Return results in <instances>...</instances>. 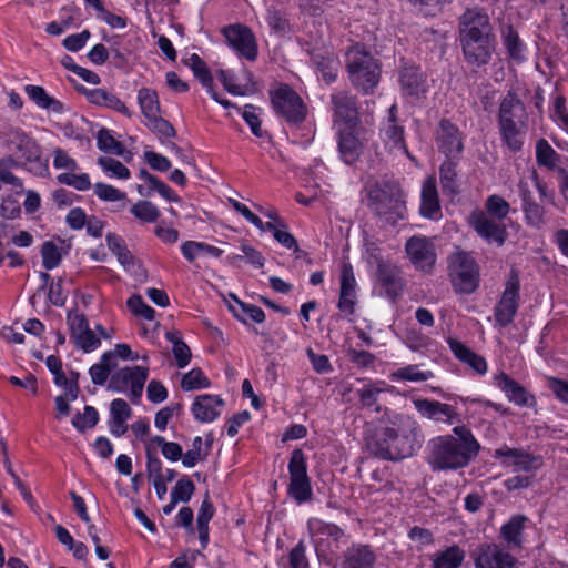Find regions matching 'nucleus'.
Instances as JSON below:
<instances>
[{
    "label": "nucleus",
    "instance_id": "nucleus-1",
    "mask_svg": "<svg viewBox=\"0 0 568 568\" xmlns=\"http://www.w3.org/2000/svg\"><path fill=\"white\" fill-rule=\"evenodd\" d=\"M420 425L407 415H399L392 426L375 427L367 436L368 450L385 460H400L414 456L423 446Z\"/></svg>",
    "mask_w": 568,
    "mask_h": 568
},
{
    "label": "nucleus",
    "instance_id": "nucleus-2",
    "mask_svg": "<svg viewBox=\"0 0 568 568\" xmlns=\"http://www.w3.org/2000/svg\"><path fill=\"white\" fill-rule=\"evenodd\" d=\"M480 444L466 426H455L453 434L438 435L427 443L426 462L433 471L466 468L479 454Z\"/></svg>",
    "mask_w": 568,
    "mask_h": 568
},
{
    "label": "nucleus",
    "instance_id": "nucleus-3",
    "mask_svg": "<svg viewBox=\"0 0 568 568\" xmlns=\"http://www.w3.org/2000/svg\"><path fill=\"white\" fill-rule=\"evenodd\" d=\"M497 118L503 144L514 153L519 152L528 131V113L515 91H508L501 99Z\"/></svg>",
    "mask_w": 568,
    "mask_h": 568
},
{
    "label": "nucleus",
    "instance_id": "nucleus-4",
    "mask_svg": "<svg viewBox=\"0 0 568 568\" xmlns=\"http://www.w3.org/2000/svg\"><path fill=\"white\" fill-rule=\"evenodd\" d=\"M351 83L363 93H369L379 82L381 65L362 43L349 47L345 53Z\"/></svg>",
    "mask_w": 568,
    "mask_h": 568
},
{
    "label": "nucleus",
    "instance_id": "nucleus-5",
    "mask_svg": "<svg viewBox=\"0 0 568 568\" xmlns=\"http://www.w3.org/2000/svg\"><path fill=\"white\" fill-rule=\"evenodd\" d=\"M368 207L371 211L383 217L385 222L395 225L399 220L405 219L406 202L404 194L396 185H384L371 190L368 193Z\"/></svg>",
    "mask_w": 568,
    "mask_h": 568
},
{
    "label": "nucleus",
    "instance_id": "nucleus-6",
    "mask_svg": "<svg viewBox=\"0 0 568 568\" xmlns=\"http://www.w3.org/2000/svg\"><path fill=\"white\" fill-rule=\"evenodd\" d=\"M447 271L454 291L471 294L479 285V270L471 255L455 251L447 257Z\"/></svg>",
    "mask_w": 568,
    "mask_h": 568
},
{
    "label": "nucleus",
    "instance_id": "nucleus-7",
    "mask_svg": "<svg viewBox=\"0 0 568 568\" xmlns=\"http://www.w3.org/2000/svg\"><path fill=\"white\" fill-rule=\"evenodd\" d=\"M4 141L7 149L16 160L20 161L21 166L36 173H42L45 170L41 146L34 139L19 129H10L6 133Z\"/></svg>",
    "mask_w": 568,
    "mask_h": 568
},
{
    "label": "nucleus",
    "instance_id": "nucleus-8",
    "mask_svg": "<svg viewBox=\"0 0 568 568\" xmlns=\"http://www.w3.org/2000/svg\"><path fill=\"white\" fill-rule=\"evenodd\" d=\"M288 495L297 503L310 501L313 497L311 479L307 475V460L302 449L295 448L288 462Z\"/></svg>",
    "mask_w": 568,
    "mask_h": 568
},
{
    "label": "nucleus",
    "instance_id": "nucleus-9",
    "mask_svg": "<svg viewBox=\"0 0 568 568\" xmlns=\"http://www.w3.org/2000/svg\"><path fill=\"white\" fill-rule=\"evenodd\" d=\"M271 102L277 114L290 124H300L306 119L307 109L302 98L287 84L271 92Z\"/></svg>",
    "mask_w": 568,
    "mask_h": 568
},
{
    "label": "nucleus",
    "instance_id": "nucleus-10",
    "mask_svg": "<svg viewBox=\"0 0 568 568\" xmlns=\"http://www.w3.org/2000/svg\"><path fill=\"white\" fill-rule=\"evenodd\" d=\"M520 278L518 271L511 268L505 283L504 292L497 302L494 316L496 323L506 327L513 323L519 306Z\"/></svg>",
    "mask_w": 568,
    "mask_h": 568
},
{
    "label": "nucleus",
    "instance_id": "nucleus-11",
    "mask_svg": "<svg viewBox=\"0 0 568 568\" xmlns=\"http://www.w3.org/2000/svg\"><path fill=\"white\" fill-rule=\"evenodd\" d=\"M227 44L239 55L248 61H255L258 55L257 41L253 31L241 23L230 24L222 30Z\"/></svg>",
    "mask_w": 568,
    "mask_h": 568
},
{
    "label": "nucleus",
    "instance_id": "nucleus-12",
    "mask_svg": "<svg viewBox=\"0 0 568 568\" xmlns=\"http://www.w3.org/2000/svg\"><path fill=\"white\" fill-rule=\"evenodd\" d=\"M333 123L356 126L358 123V103L355 95L347 90H335L331 97Z\"/></svg>",
    "mask_w": 568,
    "mask_h": 568
},
{
    "label": "nucleus",
    "instance_id": "nucleus-13",
    "mask_svg": "<svg viewBox=\"0 0 568 568\" xmlns=\"http://www.w3.org/2000/svg\"><path fill=\"white\" fill-rule=\"evenodd\" d=\"M406 253L412 264L425 273L433 270L436 263V250L434 243L425 236H412L405 244Z\"/></svg>",
    "mask_w": 568,
    "mask_h": 568
},
{
    "label": "nucleus",
    "instance_id": "nucleus-14",
    "mask_svg": "<svg viewBox=\"0 0 568 568\" xmlns=\"http://www.w3.org/2000/svg\"><path fill=\"white\" fill-rule=\"evenodd\" d=\"M476 568H516V559L495 544H481L471 555Z\"/></svg>",
    "mask_w": 568,
    "mask_h": 568
},
{
    "label": "nucleus",
    "instance_id": "nucleus-15",
    "mask_svg": "<svg viewBox=\"0 0 568 568\" xmlns=\"http://www.w3.org/2000/svg\"><path fill=\"white\" fill-rule=\"evenodd\" d=\"M465 60L474 67L489 63L494 51V37H459Z\"/></svg>",
    "mask_w": 568,
    "mask_h": 568
},
{
    "label": "nucleus",
    "instance_id": "nucleus-16",
    "mask_svg": "<svg viewBox=\"0 0 568 568\" xmlns=\"http://www.w3.org/2000/svg\"><path fill=\"white\" fill-rule=\"evenodd\" d=\"M435 139L438 150L446 155V158H456L463 152L464 143L463 135L458 126L449 120H440L436 132Z\"/></svg>",
    "mask_w": 568,
    "mask_h": 568
},
{
    "label": "nucleus",
    "instance_id": "nucleus-17",
    "mask_svg": "<svg viewBox=\"0 0 568 568\" xmlns=\"http://www.w3.org/2000/svg\"><path fill=\"white\" fill-rule=\"evenodd\" d=\"M494 37L488 14L479 8L467 9L459 18V37Z\"/></svg>",
    "mask_w": 568,
    "mask_h": 568
},
{
    "label": "nucleus",
    "instance_id": "nucleus-18",
    "mask_svg": "<svg viewBox=\"0 0 568 568\" xmlns=\"http://www.w3.org/2000/svg\"><path fill=\"white\" fill-rule=\"evenodd\" d=\"M519 196L523 202V212L526 223L534 227H540L545 224V209L537 201L528 180L520 179L518 183Z\"/></svg>",
    "mask_w": 568,
    "mask_h": 568
},
{
    "label": "nucleus",
    "instance_id": "nucleus-19",
    "mask_svg": "<svg viewBox=\"0 0 568 568\" xmlns=\"http://www.w3.org/2000/svg\"><path fill=\"white\" fill-rule=\"evenodd\" d=\"M377 282L390 301H396L404 288V281L399 267L388 262L382 261L378 263Z\"/></svg>",
    "mask_w": 568,
    "mask_h": 568
},
{
    "label": "nucleus",
    "instance_id": "nucleus-20",
    "mask_svg": "<svg viewBox=\"0 0 568 568\" xmlns=\"http://www.w3.org/2000/svg\"><path fill=\"white\" fill-rule=\"evenodd\" d=\"M470 224L476 233L489 243L503 245L507 237L505 225L488 217L483 212L471 215Z\"/></svg>",
    "mask_w": 568,
    "mask_h": 568
},
{
    "label": "nucleus",
    "instance_id": "nucleus-21",
    "mask_svg": "<svg viewBox=\"0 0 568 568\" xmlns=\"http://www.w3.org/2000/svg\"><path fill=\"white\" fill-rule=\"evenodd\" d=\"M356 305V280L351 264H344L341 271L338 310L345 315H353Z\"/></svg>",
    "mask_w": 568,
    "mask_h": 568
},
{
    "label": "nucleus",
    "instance_id": "nucleus-22",
    "mask_svg": "<svg viewBox=\"0 0 568 568\" xmlns=\"http://www.w3.org/2000/svg\"><path fill=\"white\" fill-rule=\"evenodd\" d=\"M414 405L417 412L428 419L444 422L449 425L459 420L457 412L448 404L430 399H417Z\"/></svg>",
    "mask_w": 568,
    "mask_h": 568
},
{
    "label": "nucleus",
    "instance_id": "nucleus-23",
    "mask_svg": "<svg viewBox=\"0 0 568 568\" xmlns=\"http://www.w3.org/2000/svg\"><path fill=\"white\" fill-rule=\"evenodd\" d=\"M495 384L505 393L506 397L516 405L529 407L535 404V397L508 374L501 372L496 375Z\"/></svg>",
    "mask_w": 568,
    "mask_h": 568
},
{
    "label": "nucleus",
    "instance_id": "nucleus-24",
    "mask_svg": "<svg viewBox=\"0 0 568 568\" xmlns=\"http://www.w3.org/2000/svg\"><path fill=\"white\" fill-rule=\"evenodd\" d=\"M495 458H506L504 464L507 466H514L517 470L529 471L540 467L541 460L539 457L532 456L531 454L518 449L503 446L495 450Z\"/></svg>",
    "mask_w": 568,
    "mask_h": 568
},
{
    "label": "nucleus",
    "instance_id": "nucleus-25",
    "mask_svg": "<svg viewBox=\"0 0 568 568\" xmlns=\"http://www.w3.org/2000/svg\"><path fill=\"white\" fill-rule=\"evenodd\" d=\"M399 83L406 95L420 98L427 91L426 75L416 65H404L399 71Z\"/></svg>",
    "mask_w": 568,
    "mask_h": 568
},
{
    "label": "nucleus",
    "instance_id": "nucleus-26",
    "mask_svg": "<svg viewBox=\"0 0 568 568\" xmlns=\"http://www.w3.org/2000/svg\"><path fill=\"white\" fill-rule=\"evenodd\" d=\"M224 406V400L217 395H199L192 405L194 418L201 423H210L220 416V407Z\"/></svg>",
    "mask_w": 568,
    "mask_h": 568
},
{
    "label": "nucleus",
    "instance_id": "nucleus-27",
    "mask_svg": "<svg viewBox=\"0 0 568 568\" xmlns=\"http://www.w3.org/2000/svg\"><path fill=\"white\" fill-rule=\"evenodd\" d=\"M384 138L390 150H399L409 156L407 145L405 143V130L397 119V105L393 104L388 109L387 122L383 129Z\"/></svg>",
    "mask_w": 568,
    "mask_h": 568
},
{
    "label": "nucleus",
    "instance_id": "nucleus-28",
    "mask_svg": "<svg viewBox=\"0 0 568 568\" xmlns=\"http://www.w3.org/2000/svg\"><path fill=\"white\" fill-rule=\"evenodd\" d=\"M355 126L338 130V151L346 164L355 163L363 150V143L354 132Z\"/></svg>",
    "mask_w": 568,
    "mask_h": 568
},
{
    "label": "nucleus",
    "instance_id": "nucleus-29",
    "mask_svg": "<svg viewBox=\"0 0 568 568\" xmlns=\"http://www.w3.org/2000/svg\"><path fill=\"white\" fill-rule=\"evenodd\" d=\"M419 211L427 219L436 220L440 216V204L434 176H428L423 183Z\"/></svg>",
    "mask_w": 568,
    "mask_h": 568
},
{
    "label": "nucleus",
    "instance_id": "nucleus-30",
    "mask_svg": "<svg viewBox=\"0 0 568 568\" xmlns=\"http://www.w3.org/2000/svg\"><path fill=\"white\" fill-rule=\"evenodd\" d=\"M447 343L454 356L471 367L474 372L480 375L487 372V362L483 356L473 352L458 339L448 338Z\"/></svg>",
    "mask_w": 568,
    "mask_h": 568
},
{
    "label": "nucleus",
    "instance_id": "nucleus-31",
    "mask_svg": "<svg viewBox=\"0 0 568 568\" xmlns=\"http://www.w3.org/2000/svg\"><path fill=\"white\" fill-rule=\"evenodd\" d=\"M376 556L366 545H353L344 552L342 568H374Z\"/></svg>",
    "mask_w": 568,
    "mask_h": 568
},
{
    "label": "nucleus",
    "instance_id": "nucleus-32",
    "mask_svg": "<svg viewBox=\"0 0 568 568\" xmlns=\"http://www.w3.org/2000/svg\"><path fill=\"white\" fill-rule=\"evenodd\" d=\"M310 54L312 62L321 72L323 81L326 84L335 82L338 72V60L335 55L322 50H312Z\"/></svg>",
    "mask_w": 568,
    "mask_h": 568
},
{
    "label": "nucleus",
    "instance_id": "nucleus-33",
    "mask_svg": "<svg viewBox=\"0 0 568 568\" xmlns=\"http://www.w3.org/2000/svg\"><path fill=\"white\" fill-rule=\"evenodd\" d=\"M88 100L97 105L105 106L124 114L128 118L132 116V112L128 109L125 103L121 101L115 94L108 92L105 89H93L87 93Z\"/></svg>",
    "mask_w": 568,
    "mask_h": 568
},
{
    "label": "nucleus",
    "instance_id": "nucleus-34",
    "mask_svg": "<svg viewBox=\"0 0 568 568\" xmlns=\"http://www.w3.org/2000/svg\"><path fill=\"white\" fill-rule=\"evenodd\" d=\"M24 91L39 108L50 110L58 114L64 111L63 103L50 97L42 87L28 84Z\"/></svg>",
    "mask_w": 568,
    "mask_h": 568
},
{
    "label": "nucleus",
    "instance_id": "nucleus-35",
    "mask_svg": "<svg viewBox=\"0 0 568 568\" xmlns=\"http://www.w3.org/2000/svg\"><path fill=\"white\" fill-rule=\"evenodd\" d=\"M561 156L557 151L549 144V142L541 138L536 142V162L538 166L546 168L548 170H559Z\"/></svg>",
    "mask_w": 568,
    "mask_h": 568
},
{
    "label": "nucleus",
    "instance_id": "nucleus-36",
    "mask_svg": "<svg viewBox=\"0 0 568 568\" xmlns=\"http://www.w3.org/2000/svg\"><path fill=\"white\" fill-rule=\"evenodd\" d=\"M501 39L509 58L517 62H523L525 59L524 52L526 47L511 24L503 28Z\"/></svg>",
    "mask_w": 568,
    "mask_h": 568
},
{
    "label": "nucleus",
    "instance_id": "nucleus-37",
    "mask_svg": "<svg viewBox=\"0 0 568 568\" xmlns=\"http://www.w3.org/2000/svg\"><path fill=\"white\" fill-rule=\"evenodd\" d=\"M465 551L457 545H453L433 556V568H459L464 561Z\"/></svg>",
    "mask_w": 568,
    "mask_h": 568
},
{
    "label": "nucleus",
    "instance_id": "nucleus-38",
    "mask_svg": "<svg viewBox=\"0 0 568 568\" xmlns=\"http://www.w3.org/2000/svg\"><path fill=\"white\" fill-rule=\"evenodd\" d=\"M454 158H447L439 166V181L443 192L449 195H456L458 190L456 162Z\"/></svg>",
    "mask_w": 568,
    "mask_h": 568
},
{
    "label": "nucleus",
    "instance_id": "nucleus-39",
    "mask_svg": "<svg viewBox=\"0 0 568 568\" xmlns=\"http://www.w3.org/2000/svg\"><path fill=\"white\" fill-rule=\"evenodd\" d=\"M234 300V305H230L229 308L233 315L242 322H246L244 316L250 317L255 323H263L265 321L264 311L253 304H247L239 300L234 294H231Z\"/></svg>",
    "mask_w": 568,
    "mask_h": 568
},
{
    "label": "nucleus",
    "instance_id": "nucleus-40",
    "mask_svg": "<svg viewBox=\"0 0 568 568\" xmlns=\"http://www.w3.org/2000/svg\"><path fill=\"white\" fill-rule=\"evenodd\" d=\"M185 65L190 67L194 77L201 82L207 92H212L213 78L205 61L199 54L192 53L190 58L183 59Z\"/></svg>",
    "mask_w": 568,
    "mask_h": 568
},
{
    "label": "nucleus",
    "instance_id": "nucleus-41",
    "mask_svg": "<svg viewBox=\"0 0 568 568\" xmlns=\"http://www.w3.org/2000/svg\"><path fill=\"white\" fill-rule=\"evenodd\" d=\"M138 102L145 120H149L161 113L159 97L155 90L141 88L138 91Z\"/></svg>",
    "mask_w": 568,
    "mask_h": 568
},
{
    "label": "nucleus",
    "instance_id": "nucleus-42",
    "mask_svg": "<svg viewBox=\"0 0 568 568\" xmlns=\"http://www.w3.org/2000/svg\"><path fill=\"white\" fill-rule=\"evenodd\" d=\"M183 256L193 262L201 254H209L213 257H220L223 251L216 246L210 245L205 242L186 241L181 245Z\"/></svg>",
    "mask_w": 568,
    "mask_h": 568
},
{
    "label": "nucleus",
    "instance_id": "nucleus-43",
    "mask_svg": "<svg viewBox=\"0 0 568 568\" xmlns=\"http://www.w3.org/2000/svg\"><path fill=\"white\" fill-rule=\"evenodd\" d=\"M105 240H106L109 250L114 255H116L120 264H122L123 266H129L132 264L133 255L128 250V246H126L124 240L120 235H118L115 233H108L105 236Z\"/></svg>",
    "mask_w": 568,
    "mask_h": 568
},
{
    "label": "nucleus",
    "instance_id": "nucleus-44",
    "mask_svg": "<svg viewBox=\"0 0 568 568\" xmlns=\"http://www.w3.org/2000/svg\"><path fill=\"white\" fill-rule=\"evenodd\" d=\"M525 516H514L507 524L501 527V536L508 542L515 546H519L520 535L525 527L526 521Z\"/></svg>",
    "mask_w": 568,
    "mask_h": 568
},
{
    "label": "nucleus",
    "instance_id": "nucleus-45",
    "mask_svg": "<svg viewBox=\"0 0 568 568\" xmlns=\"http://www.w3.org/2000/svg\"><path fill=\"white\" fill-rule=\"evenodd\" d=\"M99 422L98 410L93 406H84L83 413L78 412L71 423L73 427L84 433L88 428H93Z\"/></svg>",
    "mask_w": 568,
    "mask_h": 568
},
{
    "label": "nucleus",
    "instance_id": "nucleus-46",
    "mask_svg": "<svg viewBox=\"0 0 568 568\" xmlns=\"http://www.w3.org/2000/svg\"><path fill=\"white\" fill-rule=\"evenodd\" d=\"M130 212L136 219L145 223L156 222L161 214L159 209L152 202L145 200L138 201L132 205Z\"/></svg>",
    "mask_w": 568,
    "mask_h": 568
},
{
    "label": "nucleus",
    "instance_id": "nucleus-47",
    "mask_svg": "<svg viewBox=\"0 0 568 568\" xmlns=\"http://www.w3.org/2000/svg\"><path fill=\"white\" fill-rule=\"evenodd\" d=\"M98 148L108 153H113L115 155H123L125 148L119 141H116L111 134L110 130L101 129L97 135Z\"/></svg>",
    "mask_w": 568,
    "mask_h": 568
},
{
    "label": "nucleus",
    "instance_id": "nucleus-48",
    "mask_svg": "<svg viewBox=\"0 0 568 568\" xmlns=\"http://www.w3.org/2000/svg\"><path fill=\"white\" fill-rule=\"evenodd\" d=\"M135 376V366L134 367H124L114 373L111 376L108 388L113 392H125L129 384L133 381Z\"/></svg>",
    "mask_w": 568,
    "mask_h": 568
},
{
    "label": "nucleus",
    "instance_id": "nucleus-49",
    "mask_svg": "<svg viewBox=\"0 0 568 568\" xmlns=\"http://www.w3.org/2000/svg\"><path fill=\"white\" fill-rule=\"evenodd\" d=\"M210 386L209 378L204 375L201 368H193L186 373L181 381V387L184 390H193L206 388Z\"/></svg>",
    "mask_w": 568,
    "mask_h": 568
},
{
    "label": "nucleus",
    "instance_id": "nucleus-50",
    "mask_svg": "<svg viewBox=\"0 0 568 568\" xmlns=\"http://www.w3.org/2000/svg\"><path fill=\"white\" fill-rule=\"evenodd\" d=\"M485 209L489 215L497 217L499 221L506 219L510 211L509 203L497 194L487 197Z\"/></svg>",
    "mask_w": 568,
    "mask_h": 568
},
{
    "label": "nucleus",
    "instance_id": "nucleus-51",
    "mask_svg": "<svg viewBox=\"0 0 568 568\" xmlns=\"http://www.w3.org/2000/svg\"><path fill=\"white\" fill-rule=\"evenodd\" d=\"M393 377L409 382H425L433 377V373L430 371L420 372L418 365H407L398 368Z\"/></svg>",
    "mask_w": 568,
    "mask_h": 568
},
{
    "label": "nucleus",
    "instance_id": "nucleus-52",
    "mask_svg": "<svg viewBox=\"0 0 568 568\" xmlns=\"http://www.w3.org/2000/svg\"><path fill=\"white\" fill-rule=\"evenodd\" d=\"M194 490V483L187 476H183L178 480L176 485L173 487L171 491V498L174 499V503H187L191 499Z\"/></svg>",
    "mask_w": 568,
    "mask_h": 568
},
{
    "label": "nucleus",
    "instance_id": "nucleus-53",
    "mask_svg": "<svg viewBox=\"0 0 568 568\" xmlns=\"http://www.w3.org/2000/svg\"><path fill=\"white\" fill-rule=\"evenodd\" d=\"M145 125L159 138H174L176 134L173 125L161 116V113L146 120Z\"/></svg>",
    "mask_w": 568,
    "mask_h": 568
},
{
    "label": "nucleus",
    "instance_id": "nucleus-54",
    "mask_svg": "<svg viewBox=\"0 0 568 568\" xmlns=\"http://www.w3.org/2000/svg\"><path fill=\"white\" fill-rule=\"evenodd\" d=\"M151 443L161 447L162 455L171 462H178L179 459L183 458L184 454L182 452V447L178 443L166 442L162 436H154L151 439Z\"/></svg>",
    "mask_w": 568,
    "mask_h": 568
},
{
    "label": "nucleus",
    "instance_id": "nucleus-55",
    "mask_svg": "<svg viewBox=\"0 0 568 568\" xmlns=\"http://www.w3.org/2000/svg\"><path fill=\"white\" fill-rule=\"evenodd\" d=\"M42 265L45 270L57 267L61 262L59 247L51 241H47L41 246Z\"/></svg>",
    "mask_w": 568,
    "mask_h": 568
},
{
    "label": "nucleus",
    "instance_id": "nucleus-56",
    "mask_svg": "<svg viewBox=\"0 0 568 568\" xmlns=\"http://www.w3.org/2000/svg\"><path fill=\"white\" fill-rule=\"evenodd\" d=\"M67 323L70 329V336L74 341L81 335L87 328H89V322L84 314L78 313L75 310H71L67 314Z\"/></svg>",
    "mask_w": 568,
    "mask_h": 568
},
{
    "label": "nucleus",
    "instance_id": "nucleus-57",
    "mask_svg": "<svg viewBox=\"0 0 568 568\" xmlns=\"http://www.w3.org/2000/svg\"><path fill=\"white\" fill-rule=\"evenodd\" d=\"M57 180L59 183L73 186L78 191H87L91 187L90 178L87 173H61L57 176Z\"/></svg>",
    "mask_w": 568,
    "mask_h": 568
},
{
    "label": "nucleus",
    "instance_id": "nucleus-58",
    "mask_svg": "<svg viewBox=\"0 0 568 568\" xmlns=\"http://www.w3.org/2000/svg\"><path fill=\"white\" fill-rule=\"evenodd\" d=\"M203 440L201 436L194 437L192 442V448L187 450L182 458V464L185 467H194L200 460H204L209 455V452L202 454Z\"/></svg>",
    "mask_w": 568,
    "mask_h": 568
},
{
    "label": "nucleus",
    "instance_id": "nucleus-59",
    "mask_svg": "<svg viewBox=\"0 0 568 568\" xmlns=\"http://www.w3.org/2000/svg\"><path fill=\"white\" fill-rule=\"evenodd\" d=\"M98 163L105 172L112 173L118 179L125 180L130 178V170L113 158L100 156Z\"/></svg>",
    "mask_w": 568,
    "mask_h": 568
},
{
    "label": "nucleus",
    "instance_id": "nucleus-60",
    "mask_svg": "<svg viewBox=\"0 0 568 568\" xmlns=\"http://www.w3.org/2000/svg\"><path fill=\"white\" fill-rule=\"evenodd\" d=\"M148 376V367L135 366V376L130 384V398L133 403H136L141 398Z\"/></svg>",
    "mask_w": 568,
    "mask_h": 568
},
{
    "label": "nucleus",
    "instance_id": "nucleus-61",
    "mask_svg": "<svg viewBox=\"0 0 568 568\" xmlns=\"http://www.w3.org/2000/svg\"><path fill=\"white\" fill-rule=\"evenodd\" d=\"M126 305L134 315L141 316L146 321H152L155 316V311L140 295H132L128 300Z\"/></svg>",
    "mask_w": 568,
    "mask_h": 568
},
{
    "label": "nucleus",
    "instance_id": "nucleus-62",
    "mask_svg": "<svg viewBox=\"0 0 568 568\" xmlns=\"http://www.w3.org/2000/svg\"><path fill=\"white\" fill-rule=\"evenodd\" d=\"M382 392L381 388L368 385L358 390L359 403L363 407L373 408L374 412L378 413L381 406L377 403V396Z\"/></svg>",
    "mask_w": 568,
    "mask_h": 568
},
{
    "label": "nucleus",
    "instance_id": "nucleus-63",
    "mask_svg": "<svg viewBox=\"0 0 568 568\" xmlns=\"http://www.w3.org/2000/svg\"><path fill=\"white\" fill-rule=\"evenodd\" d=\"M73 342L78 348H81L85 353L97 349L101 344L100 338L92 329H90V327L79 335Z\"/></svg>",
    "mask_w": 568,
    "mask_h": 568
},
{
    "label": "nucleus",
    "instance_id": "nucleus-64",
    "mask_svg": "<svg viewBox=\"0 0 568 568\" xmlns=\"http://www.w3.org/2000/svg\"><path fill=\"white\" fill-rule=\"evenodd\" d=\"M306 548L303 541H300L288 554L287 560L290 568H308Z\"/></svg>",
    "mask_w": 568,
    "mask_h": 568
}]
</instances>
